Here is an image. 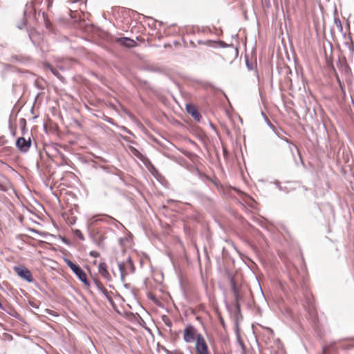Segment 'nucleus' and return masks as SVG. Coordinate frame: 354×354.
Wrapping results in <instances>:
<instances>
[{"mask_svg": "<svg viewBox=\"0 0 354 354\" xmlns=\"http://www.w3.org/2000/svg\"><path fill=\"white\" fill-rule=\"evenodd\" d=\"M95 218V217L92 218L89 221L91 223V224H93L94 223L95 221H93V219Z\"/></svg>", "mask_w": 354, "mask_h": 354, "instance_id": "nucleus-19", "label": "nucleus"}, {"mask_svg": "<svg viewBox=\"0 0 354 354\" xmlns=\"http://www.w3.org/2000/svg\"><path fill=\"white\" fill-rule=\"evenodd\" d=\"M118 268L120 273V279L122 282L125 281V277L129 274L126 263H118Z\"/></svg>", "mask_w": 354, "mask_h": 354, "instance_id": "nucleus-10", "label": "nucleus"}, {"mask_svg": "<svg viewBox=\"0 0 354 354\" xmlns=\"http://www.w3.org/2000/svg\"><path fill=\"white\" fill-rule=\"evenodd\" d=\"M230 285L234 297V305L237 310H240V302L243 299V293L242 288L240 286H237L233 278L230 279Z\"/></svg>", "mask_w": 354, "mask_h": 354, "instance_id": "nucleus-2", "label": "nucleus"}, {"mask_svg": "<svg viewBox=\"0 0 354 354\" xmlns=\"http://www.w3.org/2000/svg\"><path fill=\"white\" fill-rule=\"evenodd\" d=\"M117 42L124 46L131 48L136 46V42L129 37H120L116 39Z\"/></svg>", "mask_w": 354, "mask_h": 354, "instance_id": "nucleus-8", "label": "nucleus"}, {"mask_svg": "<svg viewBox=\"0 0 354 354\" xmlns=\"http://www.w3.org/2000/svg\"><path fill=\"white\" fill-rule=\"evenodd\" d=\"M0 190H3V191L5 190L4 187L1 184H0Z\"/></svg>", "mask_w": 354, "mask_h": 354, "instance_id": "nucleus-18", "label": "nucleus"}, {"mask_svg": "<svg viewBox=\"0 0 354 354\" xmlns=\"http://www.w3.org/2000/svg\"><path fill=\"white\" fill-rule=\"evenodd\" d=\"M98 272L105 279L108 281H110L111 279V274L107 270V266L104 262L100 263L99 264Z\"/></svg>", "mask_w": 354, "mask_h": 354, "instance_id": "nucleus-7", "label": "nucleus"}, {"mask_svg": "<svg viewBox=\"0 0 354 354\" xmlns=\"http://www.w3.org/2000/svg\"><path fill=\"white\" fill-rule=\"evenodd\" d=\"M195 347L198 354H209L207 343L202 335L197 336Z\"/></svg>", "mask_w": 354, "mask_h": 354, "instance_id": "nucleus-4", "label": "nucleus"}, {"mask_svg": "<svg viewBox=\"0 0 354 354\" xmlns=\"http://www.w3.org/2000/svg\"><path fill=\"white\" fill-rule=\"evenodd\" d=\"M1 307H2V304H1V303L0 302V308H1Z\"/></svg>", "mask_w": 354, "mask_h": 354, "instance_id": "nucleus-22", "label": "nucleus"}, {"mask_svg": "<svg viewBox=\"0 0 354 354\" xmlns=\"http://www.w3.org/2000/svg\"><path fill=\"white\" fill-rule=\"evenodd\" d=\"M133 150H134L136 153H138V150H136V149H134Z\"/></svg>", "mask_w": 354, "mask_h": 354, "instance_id": "nucleus-21", "label": "nucleus"}, {"mask_svg": "<svg viewBox=\"0 0 354 354\" xmlns=\"http://www.w3.org/2000/svg\"><path fill=\"white\" fill-rule=\"evenodd\" d=\"M89 254L93 257H98L100 256V253L97 251H91Z\"/></svg>", "mask_w": 354, "mask_h": 354, "instance_id": "nucleus-14", "label": "nucleus"}, {"mask_svg": "<svg viewBox=\"0 0 354 354\" xmlns=\"http://www.w3.org/2000/svg\"><path fill=\"white\" fill-rule=\"evenodd\" d=\"M198 333L197 330L191 324L187 325L183 331V339L187 343H192L196 341Z\"/></svg>", "mask_w": 354, "mask_h": 354, "instance_id": "nucleus-3", "label": "nucleus"}, {"mask_svg": "<svg viewBox=\"0 0 354 354\" xmlns=\"http://www.w3.org/2000/svg\"><path fill=\"white\" fill-rule=\"evenodd\" d=\"M51 71L53 72V73H54L55 75H56L55 72L54 71H53V69L51 68Z\"/></svg>", "mask_w": 354, "mask_h": 354, "instance_id": "nucleus-20", "label": "nucleus"}, {"mask_svg": "<svg viewBox=\"0 0 354 354\" xmlns=\"http://www.w3.org/2000/svg\"><path fill=\"white\" fill-rule=\"evenodd\" d=\"M75 234L80 240H84V236L80 230H75Z\"/></svg>", "mask_w": 354, "mask_h": 354, "instance_id": "nucleus-13", "label": "nucleus"}, {"mask_svg": "<svg viewBox=\"0 0 354 354\" xmlns=\"http://www.w3.org/2000/svg\"><path fill=\"white\" fill-rule=\"evenodd\" d=\"M186 110L196 120L199 121L201 119V114L198 110L192 104L186 105Z\"/></svg>", "mask_w": 354, "mask_h": 354, "instance_id": "nucleus-9", "label": "nucleus"}, {"mask_svg": "<svg viewBox=\"0 0 354 354\" xmlns=\"http://www.w3.org/2000/svg\"><path fill=\"white\" fill-rule=\"evenodd\" d=\"M46 312L50 315H54L55 316L56 315L55 314V313L53 311H52L50 309H46Z\"/></svg>", "mask_w": 354, "mask_h": 354, "instance_id": "nucleus-16", "label": "nucleus"}, {"mask_svg": "<svg viewBox=\"0 0 354 354\" xmlns=\"http://www.w3.org/2000/svg\"><path fill=\"white\" fill-rule=\"evenodd\" d=\"M335 24L337 25V26L338 28H339V29H340V30H342V24H341V22H340L339 19H335Z\"/></svg>", "mask_w": 354, "mask_h": 354, "instance_id": "nucleus-15", "label": "nucleus"}, {"mask_svg": "<svg viewBox=\"0 0 354 354\" xmlns=\"http://www.w3.org/2000/svg\"><path fill=\"white\" fill-rule=\"evenodd\" d=\"M15 272L22 279H25L28 282L32 281V277L30 271L25 267H17L14 268Z\"/></svg>", "mask_w": 354, "mask_h": 354, "instance_id": "nucleus-5", "label": "nucleus"}, {"mask_svg": "<svg viewBox=\"0 0 354 354\" xmlns=\"http://www.w3.org/2000/svg\"><path fill=\"white\" fill-rule=\"evenodd\" d=\"M292 148L297 149V147L295 145H292V144H290L289 145V149L291 151V152H292Z\"/></svg>", "mask_w": 354, "mask_h": 354, "instance_id": "nucleus-17", "label": "nucleus"}, {"mask_svg": "<svg viewBox=\"0 0 354 354\" xmlns=\"http://www.w3.org/2000/svg\"><path fill=\"white\" fill-rule=\"evenodd\" d=\"M16 146L21 152H27L31 146V140L21 137L19 138L16 141Z\"/></svg>", "mask_w": 354, "mask_h": 354, "instance_id": "nucleus-6", "label": "nucleus"}, {"mask_svg": "<svg viewBox=\"0 0 354 354\" xmlns=\"http://www.w3.org/2000/svg\"><path fill=\"white\" fill-rule=\"evenodd\" d=\"M66 265L71 269L74 274L78 277V279L86 286H89V282L87 279L86 274L85 272L77 265L73 263L71 260L68 259H64Z\"/></svg>", "mask_w": 354, "mask_h": 354, "instance_id": "nucleus-1", "label": "nucleus"}, {"mask_svg": "<svg viewBox=\"0 0 354 354\" xmlns=\"http://www.w3.org/2000/svg\"><path fill=\"white\" fill-rule=\"evenodd\" d=\"M94 283L96 286L97 288L104 294H106L107 290L103 286L102 283L97 279H94Z\"/></svg>", "mask_w": 354, "mask_h": 354, "instance_id": "nucleus-11", "label": "nucleus"}, {"mask_svg": "<svg viewBox=\"0 0 354 354\" xmlns=\"http://www.w3.org/2000/svg\"><path fill=\"white\" fill-rule=\"evenodd\" d=\"M126 264H127V270H129L131 272H133L135 268H134L133 261H131V259L130 258L128 259V260L126 262Z\"/></svg>", "mask_w": 354, "mask_h": 354, "instance_id": "nucleus-12", "label": "nucleus"}]
</instances>
